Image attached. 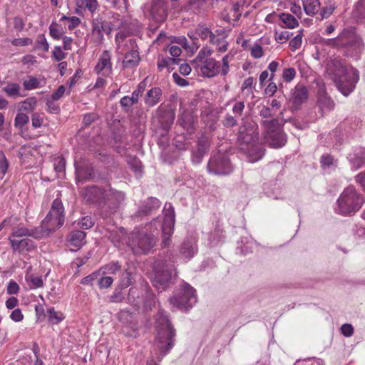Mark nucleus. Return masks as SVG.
<instances>
[{
  "instance_id": "1",
  "label": "nucleus",
  "mask_w": 365,
  "mask_h": 365,
  "mask_svg": "<svg viewBox=\"0 0 365 365\" xmlns=\"http://www.w3.org/2000/svg\"><path fill=\"white\" fill-rule=\"evenodd\" d=\"M174 225V208L170 205L162 223L157 218L145 227L134 230L128 237V245L135 255L147 253L155 245V237L159 233L158 227H160L163 237L162 244L164 247H169Z\"/></svg>"
},
{
  "instance_id": "2",
  "label": "nucleus",
  "mask_w": 365,
  "mask_h": 365,
  "mask_svg": "<svg viewBox=\"0 0 365 365\" xmlns=\"http://www.w3.org/2000/svg\"><path fill=\"white\" fill-rule=\"evenodd\" d=\"M325 73L345 96L354 91L359 79V71L353 68H346L339 57H330L327 59Z\"/></svg>"
},
{
  "instance_id": "3",
  "label": "nucleus",
  "mask_w": 365,
  "mask_h": 365,
  "mask_svg": "<svg viewBox=\"0 0 365 365\" xmlns=\"http://www.w3.org/2000/svg\"><path fill=\"white\" fill-rule=\"evenodd\" d=\"M155 328L156 331L155 343L160 354L164 356L174 345L175 330L168 314L163 309H160L156 314Z\"/></svg>"
},
{
  "instance_id": "4",
  "label": "nucleus",
  "mask_w": 365,
  "mask_h": 365,
  "mask_svg": "<svg viewBox=\"0 0 365 365\" xmlns=\"http://www.w3.org/2000/svg\"><path fill=\"white\" fill-rule=\"evenodd\" d=\"M364 202V195L354 186L349 185L344 189L337 199L335 210L341 215H352L361 208Z\"/></svg>"
},
{
  "instance_id": "5",
  "label": "nucleus",
  "mask_w": 365,
  "mask_h": 365,
  "mask_svg": "<svg viewBox=\"0 0 365 365\" xmlns=\"http://www.w3.org/2000/svg\"><path fill=\"white\" fill-rule=\"evenodd\" d=\"M153 285L158 289H165L168 284L176 277L175 262L173 260H158L154 266Z\"/></svg>"
},
{
  "instance_id": "6",
  "label": "nucleus",
  "mask_w": 365,
  "mask_h": 365,
  "mask_svg": "<svg viewBox=\"0 0 365 365\" xmlns=\"http://www.w3.org/2000/svg\"><path fill=\"white\" fill-rule=\"evenodd\" d=\"M169 302L180 309L187 310L197 302L195 290L187 283H183L175 289Z\"/></svg>"
},
{
  "instance_id": "7",
  "label": "nucleus",
  "mask_w": 365,
  "mask_h": 365,
  "mask_svg": "<svg viewBox=\"0 0 365 365\" xmlns=\"http://www.w3.org/2000/svg\"><path fill=\"white\" fill-rule=\"evenodd\" d=\"M64 208L61 200L56 198L51 208L41 222V227L46 231V236L61 227L64 223Z\"/></svg>"
},
{
  "instance_id": "8",
  "label": "nucleus",
  "mask_w": 365,
  "mask_h": 365,
  "mask_svg": "<svg viewBox=\"0 0 365 365\" xmlns=\"http://www.w3.org/2000/svg\"><path fill=\"white\" fill-rule=\"evenodd\" d=\"M262 126L264 130L265 143L275 148H281L285 145L287 139L282 132L281 125L276 118L263 120Z\"/></svg>"
},
{
  "instance_id": "9",
  "label": "nucleus",
  "mask_w": 365,
  "mask_h": 365,
  "mask_svg": "<svg viewBox=\"0 0 365 365\" xmlns=\"http://www.w3.org/2000/svg\"><path fill=\"white\" fill-rule=\"evenodd\" d=\"M230 54H227L222 58V66H220V62L214 58L205 60L200 65V70L202 75L207 78L215 77L219 73L223 76H227L230 71Z\"/></svg>"
},
{
  "instance_id": "10",
  "label": "nucleus",
  "mask_w": 365,
  "mask_h": 365,
  "mask_svg": "<svg viewBox=\"0 0 365 365\" xmlns=\"http://www.w3.org/2000/svg\"><path fill=\"white\" fill-rule=\"evenodd\" d=\"M210 173L217 175H227L233 170L230 159L225 153L218 152L213 155L207 166Z\"/></svg>"
},
{
  "instance_id": "11",
  "label": "nucleus",
  "mask_w": 365,
  "mask_h": 365,
  "mask_svg": "<svg viewBox=\"0 0 365 365\" xmlns=\"http://www.w3.org/2000/svg\"><path fill=\"white\" fill-rule=\"evenodd\" d=\"M342 46L350 56H359L364 48L361 38L354 31L344 29L342 31Z\"/></svg>"
},
{
  "instance_id": "12",
  "label": "nucleus",
  "mask_w": 365,
  "mask_h": 365,
  "mask_svg": "<svg viewBox=\"0 0 365 365\" xmlns=\"http://www.w3.org/2000/svg\"><path fill=\"white\" fill-rule=\"evenodd\" d=\"M122 51H125L123 66L124 68H133L137 66L140 61L138 48L134 38L125 41Z\"/></svg>"
},
{
  "instance_id": "13",
  "label": "nucleus",
  "mask_w": 365,
  "mask_h": 365,
  "mask_svg": "<svg viewBox=\"0 0 365 365\" xmlns=\"http://www.w3.org/2000/svg\"><path fill=\"white\" fill-rule=\"evenodd\" d=\"M106 189L96 185L86 187L83 192L82 197L85 202L96 204L99 206L106 205Z\"/></svg>"
},
{
  "instance_id": "14",
  "label": "nucleus",
  "mask_w": 365,
  "mask_h": 365,
  "mask_svg": "<svg viewBox=\"0 0 365 365\" xmlns=\"http://www.w3.org/2000/svg\"><path fill=\"white\" fill-rule=\"evenodd\" d=\"M258 139L257 128L247 122H244L239 128L238 140L241 147H246L255 143Z\"/></svg>"
},
{
  "instance_id": "15",
  "label": "nucleus",
  "mask_w": 365,
  "mask_h": 365,
  "mask_svg": "<svg viewBox=\"0 0 365 365\" xmlns=\"http://www.w3.org/2000/svg\"><path fill=\"white\" fill-rule=\"evenodd\" d=\"M111 57L110 51H103L94 68V71L98 75L101 74L103 77L110 76L113 73Z\"/></svg>"
},
{
  "instance_id": "16",
  "label": "nucleus",
  "mask_w": 365,
  "mask_h": 365,
  "mask_svg": "<svg viewBox=\"0 0 365 365\" xmlns=\"http://www.w3.org/2000/svg\"><path fill=\"white\" fill-rule=\"evenodd\" d=\"M45 236L46 231L43 230V228H41V226L34 229H29L26 227L18 226L13 228L12 232L9 237V240L11 238L16 239L28 237H32L35 239H41Z\"/></svg>"
},
{
  "instance_id": "17",
  "label": "nucleus",
  "mask_w": 365,
  "mask_h": 365,
  "mask_svg": "<svg viewBox=\"0 0 365 365\" xmlns=\"http://www.w3.org/2000/svg\"><path fill=\"white\" fill-rule=\"evenodd\" d=\"M9 242L13 251L19 253L30 252L36 247L35 242L28 237L22 239L11 238Z\"/></svg>"
},
{
  "instance_id": "18",
  "label": "nucleus",
  "mask_w": 365,
  "mask_h": 365,
  "mask_svg": "<svg viewBox=\"0 0 365 365\" xmlns=\"http://www.w3.org/2000/svg\"><path fill=\"white\" fill-rule=\"evenodd\" d=\"M150 16L157 22L165 20L168 16V6L164 0H153L150 7Z\"/></svg>"
},
{
  "instance_id": "19",
  "label": "nucleus",
  "mask_w": 365,
  "mask_h": 365,
  "mask_svg": "<svg viewBox=\"0 0 365 365\" xmlns=\"http://www.w3.org/2000/svg\"><path fill=\"white\" fill-rule=\"evenodd\" d=\"M91 25L93 34L96 36L97 39L100 41L103 39V33L110 34L111 32L109 23L106 21L103 17L100 16L93 19Z\"/></svg>"
},
{
  "instance_id": "20",
  "label": "nucleus",
  "mask_w": 365,
  "mask_h": 365,
  "mask_svg": "<svg viewBox=\"0 0 365 365\" xmlns=\"http://www.w3.org/2000/svg\"><path fill=\"white\" fill-rule=\"evenodd\" d=\"M160 207V202L155 197H149L145 200L139 207L138 212L133 217L136 219L138 217L148 216Z\"/></svg>"
},
{
  "instance_id": "21",
  "label": "nucleus",
  "mask_w": 365,
  "mask_h": 365,
  "mask_svg": "<svg viewBox=\"0 0 365 365\" xmlns=\"http://www.w3.org/2000/svg\"><path fill=\"white\" fill-rule=\"evenodd\" d=\"M244 109V101H235L232 108L234 115L227 113L224 119V125L228 128L235 126L237 124V118L242 116Z\"/></svg>"
},
{
  "instance_id": "22",
  "label": "nucleus",
  "mask_w": 365,
  "mask_h": 365,
  "mask_svg": "<svg viewBox=\"0 0 365 365\" xmlns=\"http://www.w3.org/2000/svg\"><path fill=\"white\" fill-rule=\"evenodd\" d=\"M86 233L81 230L72 231L67 237L68 246L71 251L79 250L86 242Z\"/></svg>"
},
{
  "instance_id": "23",
  "label": "nucleus",
  "mask_w": 365,
  "mask_h": 365,
  "mask_svg": "<svg viewBox=\"0 0 365 365\" xmlns=\"http://www.w3.org/2000/svg\"><path fill=\"white\" fill-rule=\"evenodd\" d=\"M196 240L194 237L186 238L182 242L180 254L187 259L192 258L197 253Z\"/></svg>"
},
{
  "instance_id": "24",
  "label": "nucleus",
  "mask_w": 365,
  "mask_h": 365,
  "mask_svg": "<svg viewBox=\"0 0 365 365\" xmlns=\"http://www.w3.org/2000/svg\"><path fill=\"white\" fill-rule=\"evenodd\" d=\"M163 92L159 87H153L148 90L144 97V101L147 106L153 107L162 99Z\"/></svg>"
},
{
  "instance_id": "25",
  "label": "nucleus",
  "mask_w": 365,
  "mask_h": 365,
  "mask_svg": "<svg viewBox=\"0 0 365 365\" xmlns=\"http://www.w3.org/2000/svg\"><path fill=\"white\" fill-rule=\"evenodd\" d=\"M240 148L247 153L249 160L251 163H255L260 160L264 154V150L255 143L250 144L246 147H240Z\"/></svg>"
},
{
  "instance_id": "26",
  "label": "nucleus",
  "mask_w": 365,
  "mask_h": 365,
  "mask_svg": "<svg viewBox=\"0 0 365 365\" xmlns=\"http://www.w3.org/2000/svg\"><path fill=\"white\" fill-rule=\"evenodd\" d=\"M106 205L115 207L125 200V194L123 192L113 190L109 186L106 189Z\"/></svg>"
},
{
  "instance_id": "27",
  "label": "nucleus",
  "mask_w": 365,
  "mask_h": 365,
  "mask_svg": "<svg viewBox=\"0 0 365 365\" xmlns=\"http://www.w3.org/2000/svg\"><path fill=\"white\" fill-rule=\"evenodd\" d=\"M212 34L213 32L204 24L198 25L195 31H190L187 34L188 36L192 40L198 39V38H200L203 41L207 39L210 41Z\"/></svg>"
},
{
  "instance_id": "28",
  "label": "nucleus",
  "mask_w": 365,
  "mask_h": 365,
  "mask_svg": "<svg viewBox=\"0 0 365 365\" xmlns=\"http://www.w3.org/2000/svg\"><path fill=\"white\" fill-rule=\"evenodd\" d=\"M292 96L294 104L297 106L301 105L307 99V89L303 85L298 84L292 91Z\"/></svg>"
},
{
  "instance_id": "29",
  "label": "nucleus",
  "mask_w": 365,
  "mask_h": 365,
  "mask_svg": "<svg viewBox=\"0 0 365 365\" xmlns=\"http://www.w3.org/2000/svg\"><path fill=\"white\" fill-rule=\"evenodd\" d=\"M210 147V139L207 136L202 135L197 140V155L196 160L193 159L196 163H200L203 155L208 150Z\"/></svg>"
},
{
  "instance_id": "30",
  "label": "nucleus",
  "mask_w": 365,
  "mask_h": 365,
  "mask_svg": "<svg viewBox=\"0 0 365 365\" xmlns=\"http://www.w3.org/2000/svg\"><path fill=\"white\" fill-rule=\"evenodd\" d=\"M320 4L318 0H304L303 7L305 13L309 16H314L319 9Z\"/></svg>"
},
{
  "instance_id": "31",
  "label": "nucleus",
  "mask_w": 365,
  "mask_h": 365,
  "mask_svg": "<svg viewBox=\"0 0 365 365\" xmlns=\"http://www.w3.org/2000/svg\"><path fill=\"white\" fill-rule=\"evenodd\" d=\"M20 86L16 83H8L2 91L9 97L16 98L20 96Z\"/></svg>"
},
{
  "instance_id": "32",
  "label": "nucleus",
  "mask_w": 365,
  "mask_h": 365,
  "mask_svg": "<svg viewBox=\"0 0 365 365\" xmlns=\"http://www.w3.org/2000/svg\"><path fill=\"white\" fill-rule=\"evenodd\" d=\"M48 319L51 324H58L65 318L63 314L56 312L53 307H51L47 310Z\"/></svg>"
},
{
  "instance_id": "33",
  "label": "nucleus",
  "mask_w": 365,
  "mask_h": 365,
  "mask_svg": "<svg viewBox=\"0 0 365 365\" xmlns=\"http://www.w3.org/2000/svg\"><path fill=\"white\" fill-rule=\"evenodd\" d=\"M279 18L281 21L289 29H294L299 26V22L292 14L287 13H282L280 14Z\"/></svg>"
},
{
  "instance_id": "34",
  "label": "nucleus",
  "mask_w": 365,
  "mask_h": 365,
  "mask_svg": "<svg viewBox=\"0 0 365 365\" xmlns=\"http://www.w3.org/2000/svg\"><path fill=\"white\" fill-rule=\"evenodd\" d=\"M121 266L118 263V262H111L104 266H103L100 271L103 272V274H115L118 271L120 270Z\"/></svg>"
},
{
  "instance_id": "35",
  "label": "nucleus",
  "mask_w": 365,
  "mask_h": 365,
  "mask_svg": "<svg viewBox=\"0 0 365 365\" xmlns=\"http://www.w3.org/2000/svg\"><path fill=\"white\" fill-rule=\"evenodd\" d=\"M78 6L84 7L93 14L98 7V2L97 0H78Z\"/></svg>"
},
{
  "instance_id": "36",
  "label": "nucleus",
  "mask_w": 365,
  "mask_h": 365,
  "mask_svg": "<svg viewBox=\"0 0 365 365\" xmlns=\"http://www.w3.org/2000/svg\"><path fill=\"white\" fill-rule=\"evenodd\" d=\"M26 280L31 289L41 288L43 286V279L41 277L29 274L26 276Z\"/></svg>"
},
{
  "instance_id": "37",
  "label": "nucleus",
  "mask_w": 365,
  "mask_h": 365,
  "mask_svg": "<svg viewBox=\"0 0 365 365\" xmlns=\"http://www.w3.org/2000/svg\"><path fill=\"white\" fill-rule=\"evenodd\" d=\"M319 106L322 109L331 110L334 108V103L333 101L327 95H322L318 100Z\"/></svg>"
},
{
  "instance_id": "38",
  "label": "nucleus",
  "mask_w": 365,
  "mask_h": 365,
  "mask_svg": "<svg viewBox=\"0 0 365 365\" xmlns=\"http://www.w3.org/2000/svg\"><path fill=\"white\" fill-rule=\"evenodd\" d=\"M322 43L333 48H341L342 45V32L334 38L322 39Z\"/></svg>"
},
{
  "instance_id": "39",
  "label": "nucleus",
  "mask_w": 365,
  "mask_h": 365,
  "mask_svg": "<svg viewBox=\"0 0 365 365\" xmlns=\"http://www.w3.org/2000/svg\"><path fill=\"white\" fill-rule=\"evenodd\" d=\"M29 121L28 115L23 113H18L14 119V126L17 128H22Z\"/></svg>"
},
{
  "instance_id": "40",
  "label": "nucleus",
  "mask_w": 365,
  "mask_h": 365,
  "mask_svg": "<svg viewBox=\"0 0 365 365\" xmlns=\"http://www.w3.org/2000/svg\"><path fill=\"white\" fill-rule=\"evenodd\" d=\"M131 283V273L126 269L121 274L119 286L121 289H125L128 287Z\"/></svg>"
},
{
  "instance_id": "41",
  "label": "nucleus",
  "mask_w": 365,
  "mask_h": 365,
  "mask_svg": "<svg viewBox=\"0 0 365 365\" xmlns=\"http://www.w3.org/2000/svg\"><path fill=\"white\" fill-rule=\"evenodd\" d=\"M36 105L37 99L35 97H29L22 102L21 109L26 111H32Z\"/></svg>"
},
{
  "instance_id": "42",
  "label": "nucleus",
  "mask_w": 365,
  "mask_h": 365,
  "mask_svg": "<svg viewBox=\"0 0 365 365\" xmlns=\"http://www.w3.org/2000/svg\"><path fill=\"white\" fill-rule=\"evenodd\" d=\"M36 49H40L47 52L49 49V44L48 43L44 34H39L36 41Z\"/></svg>"
},
{
  "instance_id": "43",
  "label": "nucleus",
  "mask_w": 365,
  "mask_h": 365,
  "mask_svg": "<svg viewBox=\"0 0 365 365\" xmlns=\"http://www.w3.org/2000/svg\"><path fill=\"white\" fill-rule=\"evenodd\" d=\"M212 52L213 51L210 48L207 46L203 47L197 53L196 60L202 63L205 60L210 58Z\"/></svg>"
},
{
  "instance_id": "44",
  "label": "nucleus",
  "mask_w": 365,
  "mask_h": 365,
  "mask_svg": "<svg viewBox=\"0 0 365 365\" xmlns=\"http://www.w3.org/2000/svg\"><path fill=\"white\" fill-rule=\"evenodd\" d=\"M24 88L26 90H32L39 87L38 80L32 76H29L28 80H25L23 83Z\"/></svg>"
},
{
  "instance_id": "45",
  "label": "nucleus",
  "mask_w": 365,
  "mask_h": 365,
  "mask_svg": "<svg viewBox=\"0 0 365 365\" xmlns=\"http://www.w3.org/2000/svg\"><path fill=\"white\" fill-rule=\"evenodd\" d=\"M49 33L51 36L56 40H59L63 35L62 29L55 23H52L49 26Z\"/></svg>"
},
{
  "instance_id": "46",
  "label": "nucleus",
  "mask_w": 365,
  "mask_h": 365,
  "mask_svg": "<svg viewBox=\"0 0 365 365\" xmlns=\"http://www.w3.org/2000/svg\"><path fill=\"white\" fill-rule=\"evenodd\" d=\"M9 161L2 150H0V173L2 174V178L6 173L9 168Z\"/></svg>"
},
{
  "instance_id": "47",
  "label": "nucleus",
  "mask_w": 365,
  "mask_h": 365,
  "mask_svg": "<svg viewBox=\"0 0 365 365\" xmlns=\"http://www.w3.org/2000/svg\"><path fill=\"white\" fill-rule=\"evenodd\" d=\"M302 33L300 32L294 36L289 42V46L292 51L299 48L302 43Z\"/></svg>"
},
{
  "instance_id": "48",
  "label": "nucleus",
  "mask_w": 365,
  "mask_h": 365,
  "mask_svg": "<svg viewBox=\"0 0 365 365\" xmlns=\"http://www.w3.org/2000/svg\"><path fill=\"white\" fill-rule=\"evenodd\" d=\"M296 70L294 68H287L284 69L282 78L286 82L292 81L296 76Z\"/></svg>"
},
{
  "instance_id": "49",
  "label": "nucleus",
  "mask_w": 365,
  "mask_h": 365,
  "mask_svg": "<svg viewBox=\"0 0 365 365\" xmlns=\"http://www.w3.org/2000/svg\"><path fill=\"white\" fill-rule=\"evenodd\" d=\"M94 225V222L89 216L83 217L78 222V226L83 230H88Z\"/></svg>"
},
{
  "instance_id": "50",
  "label": "nucleus",
  "mask_w": 365,
  "mask_h": 365,
  "mask_svg": "<svg viewBox=\"0 0 365 365\" xmlns=\"http://www.w3.org/2000/svg\"><path fill=\"white\" fill-rule=\"evenodd\" d=\"M113 279L109 276L102 277L98 280V286L101 289H107L113 284Z\"/></svg>"
},
{
  "instance_id": "51",
  "label": "nucleus",
  "mask_w": 365,
  "mask_h": 365,
  "mask_svg": "<svg viewBox=\"0 0 365 365\" xmlns=\"http://www.w3.org/2000/svg\"><path fill=\"white\" fill-rule=\"evenodd\" d=\"M120 104L125 110L128 111L136 103L130 96H124L120 99Z\"/></svg>"
},
{
  "instance_id": "52",
  "label": "nucleus",
  "mask_w": 365,
  "mask_h": 365,
  "mask_svg": "<svg viewBox=\"0 0 365 365\" xmlns=\"http://www.w3.org/2000/svg\"><path fill=\"white\" fill-rule=\"evenodd\" d=\"M251 55L255 58H259L262 57L264 55L262 47L257 43L254 44L251 48Z\"/></svg>"
},
{
  "instance_id": "53",
  "label": "nucleus",
  "mask_w": 365,
  "mask_h": 365,
  "mask_svg": "<svg viewBox=\"0 0 365 365\" xmlns=\"http://www.w3.org/2000/svg\"><path fill=\"white\" fill-rule=\"evenodd\" d=\"M33 43L32 39L29 38H15L11 41V43L16 46H25L31 45Z\"/></svg>"
},
{
  "instance_id": "54",
  "label": "nucleus",
  "mask_w": 365,
  "mask_h": 365,
  "mask_svg": "<svg viewBox=\"0 0 365 365\" xmlns=\"http://www.w3.org/2000/svg\"><path fill=\"white\" fill-rule=\"evenodd\" d=\"M253 81H254V79L252 77H248L247 78L242 85V87H241V90L242 91H247V93L250 94V93H252V86L253 85Z\"/></svg>"
},
{
  "instance_id": "55",
  "label": "nucleus",
  "mask_w": 365,
  "mask_h": 365,
  "mask_svg": "<svg viewBox=\"0 0 365 365\" xmlns=\"http://www.w3.org/2000/svg\"><path fill=\"white\" fill-rule=\"evenodd\" d=\"M52 56L56 61H60L66 58V54L60 46H55L52 52Z\"/></svg>"
},
{
  "instance_id": "56",
  "label": "nucleus",
  "mask_w": 365,
  "mask_h": 365,
  "mask_svg": "<svg viewBox=\"0 0 365 365\" xmlns=\"http://www.w3.org/2000/svg\"><path fill=\"white\" fill-rule=\"evenodd\" d=\"M76 174L78 180H88L92 175V170L88 169L86 172H84L83 168H77Z\"/></svg>"
},
{
  "instance_id": "57",
  "label": "nucleus",
  "mask_w": 365,
  "mask_h": 365,
  "mask_svg": "<svg viewBox=\"0 0 365 365\" xmlns=\"http://www.w3.org/2000/svg\"><path fill=\"white\" fill-rule=\"evenodd\" d=\"M10 318L15 322H21L24 319V315L20 309H16L10 314Z\"/></svg>"
},
{
  "instance_id": "58",
  "label": "nucleus",
  "mask_w": 365,
  "mask_h": 365,
  "mask_svg": "<svg viewBox=\"0 0 365 365\" xmlns=\"http://www.w3.org/2000/svg\"><path fill=\"white\" fill-rule=\"evenodd\" d=\"M32 126L35 128H40L43 123V118L38 113H33L31 116Z\"/></svg>"
},
{
  "instance_id": "59",
  "label": "nucleus",
  "mask_w": 365,
  "mask_h": 365,
  "mask_svg": "<svg viewBox=\"0 0 365 365\" xmlns=\"http://www.w3.org/2000/svg\"><path fill=\"white\" fill-rule=\"evenodd\" d=\"M19 284L16 282L11 280L9 282V284L7 287V293L9 294H16L19 292Z\"/></svg>"
},
{
  "instance_id": "60",
  "label": "nucleus",
  "mask_w": 365,
  "mask_h": 365,
  "mask_svg": "<svg viewBox=\"0 0 365 365\" xmlns=\"http://www.w3.org/2000/svg\"><path fill=\"white\" fill-rule=\"evenodd\" d=\"M341 333L344 336L349 337L354 334V328L351 324H344L341 327Z\"/></svg>"
},
{
  "instance_id": "61",
  "label": "nucleus",
  "mask_w": 365,
  "mask_h": 365,
  "mask_svg": "<svg viewBox=\"0 0 365 365\" xmlns=\"http://www.w3.org/2000/svg\"><path fill=\"white\" fill-rule=\"evenodd\" d=\"M14 28L17 31H21L25 26L24 21L20 17L16 16L13 19Z\"/></svg>"
},
{
  "instance_id": "62",
  "label": "nucleus",
  "mask_w": 365,
  "mask_h": 365,
  "mask_svg": "<svg viewBox=\"0 0 365 365\" xmlns=\"http://www.w3.org/2000/svg\"><path fill=\"white\" fill-rule=\"evenodd\" d=\"M66 167V162L63 158H60L54 163V169L57 173H63Z\"/></svg>"
},
{
  "instance_id": "63",
  "label": "nucleus",
  "mask_w": 365,
  "mask_h": 365,
  "mask_svg": "<svg viewBox=\"0 0 365 365\" xmlns=\"http://www.w3.org/2000/svg\"><path fill=\"white\" fill-rule=\"evenodd\" d=\"M66 92V88L64 86H60L58 89L53 93L51 96V98L53 101H58L59 100L65 93Z\"/></svg>"
},
{
  "instance_id": "64",
  "label": "nucleus",
  "mask_w": 365,
  "mask_h": 365,
  "mask_svg": "<svg viewBox=\"0 0 365 365\" xmlns=\"http://www.w3.org/2000/svg\"><path fill=\"white\" fill-rule=\"evenodd\" d=\"M356 182L359 183L365 192V171L359 173L356 178Z\"/></svg>"
}]
</instances>
